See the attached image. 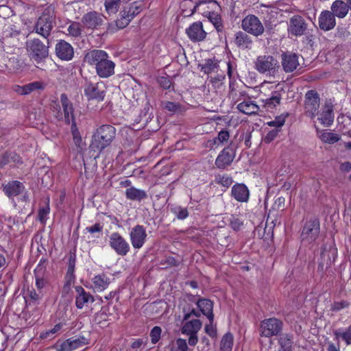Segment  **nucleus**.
Returning a JSON list of instances; mask_svg holds the SVG:
<instances>
[{"label":"nucleus","instance_id":"59","mask_svg":"<svg viewBox=\"0 0 351 351\" xmlns=\"http://www.w3.org/2000/svg\"><path fill=\"white\" fill-rule=\"evenodd\" d=\"M104 228L103 224L101 223H95L91 226L87 227L86 230L90 234L99 233L102 231Z\"/></svg>","mask_w":351,"mask_h":351},{"label":"nucleus","instance_id":"2","mask_svg":"<svg viewBox=\"0 0 351 351\" xmlns=\"http://www.w3.org/2000/svg\"><path fill=\"white\" fill-rule=\"evenodd\" d=\"M56 8L53 4H50L43 10L41 15L36 19L32 32L49 40L52 30L56 25Z\"/></svg>","mask_w":351,"mask_h":351},{"label":"nucleus","instance_id":"3","mask_svg":"<svg viewBox=\"0 0 351 351\" xmlns=\"http://www.w3.org/2000/svg\"><path fill=\"white\" fill-rule=\"evenodd\" d=\"M116 136V128L110 124L99 126L92 136L90 148L94 152L101 153L111 145Z\"/></svg>","mask_w":351,"mask_h":351},{"label":"nucleus","instance_id":"46","mask_svg":"<svg viewBox=\"0 0 351 351\" xmlns=\"http://www.w3.org/2000/svg\"><path fill=\"white\" fill-rule=\"evenodd\" d=\"M171 212L176 216L178 219H185L189 216V211L186 208L180 206H174L171 208Z\"/></svg>","mask_w":351,"mask_h":351},{"label":"nucleus","instance_id":"33","mask_svg":"<svg viewBox=\"0 0 351 351\" xmlns=\"http://www.w3.org/2000/svg\"><path fill=\"white\" fill-rule=\"evenodd\" d=\"M281 99V92L278 90L274 91L271 93L270 97L263 100L264 103L263 107L267 110H272L280 104Z\"/></svg>","mask_w":351,"mask_h":351},{"label":"nucleus","instance_id":"11","mask_svg":"<svg viewBox=\"0 0 351 351\" xmlns=\"http://www.w3.org/2000/svg\"><path fill=\"white\" fill-rule=\"evenodd\" d=\"M319 234V221L317 219H311L304 223L301 239L302 241H315Z\"/></svg>","mask_w":351,"mask_h":351},{"label":"nucleus","instance_id":"27","mask_svg":"<svg viewBox=\"0 0 351 351\" xmlns=\"http://www.w3.org/2000/svg\"><path fill=\"white\" fill-rule=\"evenodd\" d=\"M181 332L183 335L197 334L202 327V322L198 319H182Z\"/></svg>","mask_w":351,"mask_h":351},{"label":"nucleus","instance_id":"38","mask_svg":"<svg viewBox=\"0 0 351 351\" xmlns=\"http://www.w3.org/2000/svg\"><path fill=\"white\" fill-rule=\"evenodd\" d=\"M146 236L147 234L144 227L140 225L133 228L130 232L132 241H144Z\"/></svg>","mask_w":351,"mask_h":351},{"label":"nucleus","instance_id":"16","mask_svg":"<svg viewBox=\"0 0 351 351\" xmlns=\"http://www.w3.org/2000/svg\"><path fill=\"white\" fill-rule=\"evenodd\" d=\"M235 157V152L232 147H225L218 155L215 160V165L217 168L224 169L229 166Z\"/></svg>","mask_w":351,"mask_h":351},{"label":"nucleus","instance_id":"39","mask_svg":"<svg viewBox=\"0 0 351 351\" xmlns=\"http://www.w3.org/2000/svg\"><path fill=\"white\" fill-rule=\"evenodd\" d=\"M234 343V337L232 333H226L220 343L219 351H232Z\"/></svg>","mask_w":351,"mask_h":351},{"label":"nucleus","instance_id":"29","mask_svg":"<svg viewBox=\"0 0 351 351\" xmlns=\"http://www.w3.org/2000/svg\"><path fill=\"white\" fill-rule=\"evenodd\" d=\"M110 282V278L104 273L96 275L92 278L93 289L97 292L106 289Z\"/></svg>","mask_w":351,"mask_h":351},{"label":"nucleus","instance_id":"22","mask_svg":"<svg viewBox=\"0 0 351 351\" xmlns=\"http://www.w3.org/2000/svg\"><path fill=\"white\" fill-rule=\"evenodd\" d=\"M319 27L322 30L329 31L336 25L334 14L328 10L322 11L318 19Z\"/></svg>","mask_w":351,"mask_h":351},{"label":"nucleus","instance_id":"19","mask_svg":"<svg viewBox=\"0 0 351 351\" xmlns=\"http://www.w3.org/2000/svg\"><path fill=\"white\" fill-rule=\"evenodd\" d=\"M75 291L76 293L75 303L78 309L83 308L89 302H94L93 296L89 292H87L82 286H75Z\"/></svg>","mask_w":351,"mask_h":351},{"label":"nucleus","instance_id":"60","mask_svg":"<svg viewBox=\"0 0 351 351\" xmlns=\"http://www.w3.org/2000/svg\"><path fill=\"white\" fill-rule=\"evenodd\" d=\"M342 339L345 341L346 345H351V324L342 332Z\"/></svg>","mask_w":351,"mask_h":351},{"label":"nucleus","instance_id":"49","mask_svg":"<svg viewBox=\"0 0 351 351\" xmlns=\"http://www.w3.org/2000/svg\"><path fill=\"white\" fill-rule=\"evenodd\" d=\"M67 31L69 34L73 37H78L82 34V29L80 23L72 22L69 26Z\"/></svg>","mask_w":351,"mask_h":351},{"label":"nucleus","instance_id":"20","mask_svg":"<svg viewBox=\"0 0 351 351\" xmlns=\"http://www.w3.org/2000/svg\"><path fill=\"white\" fill-rule=\"evenodd\" d=\"M76 263V254L75 252H70L68 261L66 274L64 277V289H69L71 285L75 280V268Z\"/></svg>","mask_w":351,"mask_h":351},{"label":"nucleus","instance_id":"7","mask_svg":"<svg viewBox=\"0 0 351 351\" xmlns=\"http://www.w3.org/2000/svg\"><path fill=\"white\" fill-rule=\"evenodd\" d=\"M283 328L282 320L271 317L263 319L261 322V335L265 337H271L280 335Z\"/></svg>","mask_w":351,"mask_h":351},{"label":"nucleus","instance_id":"42","mask_svg":"<svg viewBox=\"0 0 351 351\" xmlns=\"http://www.w3.org/2000/svg\"><path fill=\"white\" fill-rule=\"evenodd\" d=\"M215 182L217 184L228 188L232 184L233 180L228 174H217L215 177Z\"/></svg>","mask_w":351,"mask_h":351},{"label":"nucleus","instance_id":"32","mask_svg":"<svg viewBox=\"0 0 351 351\" xmlns=\"http://www.w3.org/2000/svg\"><path fill=\"white\" fill-rule=\"evenodd\" d=\"M237 109L245 114H255L259 110V106L254 104L252 101L248 99L237 105Z\"/></svg>","mask_w":351,"mask_h":351},{"label":"nucleus","instance_id":"61","mask_svg":"<svg viewBox=\"0 0 351 351\" xmlns=\"http://www.w3.org/2000/svg\"><path fill=\"white\" fill-rule=\"evenodd\" d=\"M285 122V118L282 117H278L275 119V120L269 121L268 125L269 126H273L276 128L282 127Z\"/></svg>","mask_w":351,"mask_h":351},{"label":"nucleus","instance_id":"13","mask_svg":"<svg viewBox=\"0 0 351 351\" xmlns=\"http://www.w3.org/2000/svg\"><path fill=\"white\" fill-rule=\"evenodd\" d=\"M255 69L261 73L275 71L276 67H279L278 61L269 55L259 56L255 62Z\"/></svg>","mask_w":351,"mask_h":351},{"label":"nucleus","instance_id":"5","mask_svg":"<svg viewBox=\"0 0 351 351\" xmlns=\"http://www.w3.org/2000/svg\"><path fill=\"white\" fill-rule=\"evenodd\" d=\"M49 42L47 45L43 43L39 38L27 40L26 50L30 60L37 64L43 62L49 56Z\"/></svg>","mask_w":351,"mask_h":351},{"label":"nucleus","instance_id":"10","mask_svg":"<svg viewBox=\"0 0 351 351\" xmlns=\"http://www.w3.org/2000/svg\"><path fill=\"white\" fill-rule=\"evenodd\" d=\"M320 98L315 90H309L305 94L304 108L306 114L313 118L318 114Z\"/></svg>","mask_w":351,"mask_h":351},{"label":"nucleus","instance_id":"50","mask_svg":"<svg viewBox=\"0 0 351 351\" xmlns=\"http://www.w3.org/2000/svg\"><path fill=\"white\" fill-rule=\"evenodd\" d=\"M350 303L346 300H341L339 302H334L330 306V311L332 312H338L343 308H347L350 306Z\"/></svg>","mask_w":351,"mask_h":351},{"label":"nucleus","instance_id":"36","mask_svg":"<svg viewBox=\"0 0 351 351\" xmlns=\"http://www.w3.org/2000/svg\"><path fill=\"white\" fill-rule=\"evenodd\" d=\"M20 157L15 152H5L0 156V169L3 168L10 162H19Z\"/></svg>","mask_w":351,"mask_h":351},{"label":"nucleus","instance_id":"21","mask_svg":"<svg viewBox=\"0 0 351 351\" xmlns=\"http://www.w3.org/2000/svg\"><path fill=\"white\" fill-rule=\"evenodd\" d=\"M83 26L87 29H94L103 23L101 15L95 11L85 14L82 18Z\"/></svg>","mask_w":351,"mask_h":351},{"label":"nucleus","instance_id":"41","mask_svg":"<svg viewBox=\"0 0 351 351\" xmlns=\"http://www.w3.org/2000/svg\"><path fill=\"white\" fill-rule=\"evenodd\" d=\"M121 0H105L104 6L108 14H116L121 4Z\"/></svg>","mask_w":351,"mask_h":351},{"label":"nucleus","instance_id":"31","mask_svg":"<svg viewBox=\"0 0 351 351\" xmlns=\"http://www.w3.org/2000/svg\"><path fill=\"white\" fill-rule=\"evenodd\" d=\"M322 125L330 126L334 121L333 106L331 104H326L324 110L319 118Z\"/></svg>","mask_w":351,"mask_h":351},{"label":"nucleus","instance_id":"6","mask_svg":"<svg viewBox=\"0 0 351 351\" xmlns=\"http://www.w3.org/2000/svg\"><path fill=\"white\" fill-rule=\"evenodd\" d=\"M141 11V5L136 1L125 5L116 20V25L119 29L125 28Z\"/></svg>","mask_w":351,"mask_h":351},{"label":"nucleus","instance_id":"48","mask_svg":"<svg viewBox=\"0 0 351 351\" xmlns=\"http://www.w3.org/2000/svg\"><path fill=\"white\" fill-rule=\"evenodd\" d=\"M229 225L234 230H239L243 225V221L237 215H231L229 219Z\"/></svg>","mask_w":351,"mask_h":351},{"label":"nucleus","instance_id":"37","mask_svg":"<svg viewBox=\"0 0 351 351\" xmlns=\"http://www.w3.org/2000/svg\"><path fill=\"white\" fill-rule=\"evenodd\" d=\"M278 343L282 351H293V335L285 334L278 339Z\"/></svg>","mask_w":351,"mask_h":351},{"label":"nucleus","instance_id":"23","mask_svg":"<svg viewBox=\"0 0 351 351\" xmlns=\"http://www.w3.org/2000/svg\"><path fill=\"white\" fill-rule=\"evenodd\" d=\"M248 33L242 31L236 32L234 37V45L240 49H251L253 45V40Z\"/></svg>","mask_w":351,"mask_h":351},{"label":"nucleus","instance_id":"45","mask_svg":"<svg viewBox=\"0 0 351 351\" xmlns=\"http://www.w3.org/2000/svg\"><path fill=\"white\" fill-rule=\"evenodd\" d=\"M218 66L217 63L215 60L208 59L206 60V62L201 65V71L205 74H209L215 71Z\"/></svg>","mask_w":351,"mask_h":351},{"label":"nucleus","instance_id":"12","mask_svg":"<svg viewBox=\"0 0 351 351\" xmlns=\"http://www.w3.org/2000/svg\"><path fill=\"white\" fill-rule=\"evenodd\" d=\"M308 23L300 15H294L290 20L288 25V32L295 36H301L306 34Z\"/></svg>","mask_w":351,"mask_h":351},{"label":"nucleus","instance_id":"26","mask_svg":"<svg viewBox=\"0 0 351 351\" xmlns=\"http://www.w3.org/2000/svg\"><path fill=\"white\" fill-rule=\"evenodd\" d=\"M46 84L42 81H35L24 86H18L16 91L21 95H27L35 91H40L45 89Z\"/></svg>","mask_w":351,"mask_h":351},{"label":"nucleus","instance_id":"64","mask_svg":"<svg viewBox=\"0 0 351 351\" xmlns=\"http://www.w3.org/2000/svg\"><path fill=\"white\" fill-rule=\"evenodd\" d=\"M229 132L227 130H221L218 133L217 139L219 143H223L228 140Z\"/></svg>","mask_w":351,"mask_h":351},{"label":"nucleus","instance_id":"51","mask_svg":"<svg viewBox=\"0 0 351 351\" xmlns=\"http://www.w3.org/2000/svg\"><path fill=\"white\" fill-rule=\"evenodd\" d=\"M63 326L62 323L56 324L53 328L51 330L42 332L40 335V339H47L50 337L51 335H54L56 332H59Z\"/></svg>","mask_w":351,"mask_h":351},{"label":"nucleus","instance_id":"55","mask_svg":"<svg viewBox=\"0 0 351 351\" xmlns=\"http://www.w3.org/2000/svg\"><path fill=\"white\" fill-rule=\"evenodd\" d=\"M160 265L164 266L163 268H167L169 267L176 266L178 261L173 256L166 257L165 259H162L160 262Z\"/></svg>","mask_w":351,"mask_h":351},{"label":"nucleus","instance_id":"47","mask_svg":"<svg viewBox=\"0 0 351 351\" xmlns=\"http://www.w3.org/2000/svg\"><path fill=\"white\" fill-rule=\"evenodd\" d=\"M50 212V208H49V201L47 202L45 206H43L42 208H40L38 212V219L40 221L41 223L45 224L47 219V215H49Z\"/></svg>","mask_w":351,"mask_h":351},{"label":"nucleus","instance_id":"43","mask_svg":"<svg viewBox=\"0 0 351 351\" xmlns=\"http://www.w3.org/2000/svg\"><path fill=\"white\" fill-rule=\"evenodd\" d=\"M209 21L214 25L218 32H222L223 26L221 23V16L215 12H209L208 16Z\"/></svg>","mask_w":351,"mask_h":351},{"label":"nucleus","instance_id":"57","mask_svg":"<svg viewBox=\"0 0 351 351\" xmlns=\"http://www.w3.org/2000/svg\"><path fill=\"white\" fill-rule=\"evenodd\" d=\"M188 346L186 341L182 338H178L176 341L175 351H187Z\"/></svg>","mask_w":351,"mask_h":351},{"label":"nucleus","instance_id":"44","mask_svg":"<svg viewBox=\"0 0 351 351\" xmlns=\"http://www.w3.org/2000/svg\"><path fill=\"white\" fill-rule=\"evenodd\" d=\"M110 246L115 252L121 256L125 255L130 249L128 243H110Z\"/></svg>","mask_w":351,"mask_h":351},{"label":"nucleus","instance_id":"25","mask_svg":"<svg viewBox=\"0 0 351 351\" xmlns=\"http://www.w3.org/2000/svg\"><path fill=\"white\" fill-rule=\"evenodd\" d=\"M231 195L239 202H247L249 199L250 191L244 184L237 183L232 188Z\"/></svg>","mask_w":351,"mask_h":351},{"label":"nucleus","instance_id":"18","mask_svg":"<svg viewBox=\"0 0 351 351\" xmlns=\"http://www.w3.org/2000/svg\"><path fill=\"white\" fill-rule=\"evenodd\" d=\"M281 56L282 66L285 73H291L299 66L298 56L296 53L286 51Z\"/></svg>","mask_w":351,"mask_h":351},{"label":"nucleus","instance_id":"40","mask_svg":"<svg viewBox=\"0 0 351 351\" xmlns=\"http://www.w3.org/2000/svg\"><path fill=\"white\" fill-rule=\"evenodd\" d=\"M319 138L325 143L334 144L340 140V136L335 133L322 131L319 135Z\"/></svg>","mask_w":351,"mask_h":351},{"label":"nucleus","instance_id":"14","mask_svg":"<svg viewBox=\"0 0 351 351\" xmlns=\"http://www.w3.org/2000/svg\"><path fill=\"white\" fill-rule=\"evenodd\" d=\"M84 91L88 100L101 101L104 100L106 95L104 86L99 83L93 84L90 82H86L84 84Z\"/></svg>","mask_w":351,"mask_h":351},{"label":"nucleus","instance_id":"54","mask_svg":"<svg viewBox=\"0 0 351 351\" xmlns=\"http://www.w3.org/2000/svg\"><path fill=\"white\" fill-rule=\"evenodd\" d=\"M14 14V10L6 5H0V17L8 19Z\"/></svg>","mask_w":351,"mask_h":351},{"label":"nucleus","instance_id":"62","mask_svg":"<svg viewBox=\"0 0 351 351\" xmlns=\"http://www.w3.org/2000/svg\"><path fill=\"white\" fill-rule=\"evenodd\" d=\"M278 131V130H272L271 131H269L265 137V142L266 143H269L274 141L277 136Z\"/></svg>","mask_w":351,"mask_h":351},{"label":"nucleus","instance_id":"28","mask_svg":"<svg viewBox=\"0 0 351 351\" xmlns=\"http://www.w3.org/2000/svg\"><path fill=\"white\" fill-rule=\"evenodd\" d=\"M197 306L208 321H214L213 301L207 298H199L197 302Z\"/></svg>","mask_w":351,"mask_h":351},{"label":"nucleus","instance_id":"30","mask_svg":"<svg viewBox=\"0 0 351 351\" xmlns=\"http://www.w3.org/2000/svg\"><path fill=\"white\" fill-rule=\"evenodd\" d=\"M349 7L346 2L342 0L335 1L331 5V11L334 16L339 19L344 18L348 13Z\"/></svg>","mask_w":351,"mask_h":351},{"label":"nucleus","instance_id":"1","mask_svg":"<svg viewBox=\"0 0 351 351\" xmlns=\"http://www.w3.org/2000/svg\"><path fill=\"white\" fill-rule=\"evenodd\" d=\"M85 60L95 66L97 74L101 78H107L114 73L115 63L110 60L108 54L104 50L93 49L85 56Z\"/></svg>","mask_w":351,"mask_h":351},{"label":"nucleus","instance_id":"52","mask_svg":"<svg viewBox=\"0 0 351 351\" xmlns=\"http://www.w3.org/2000/svg\"><path fill=\"white\" fill-rule=\"evenodd\" d=\"M162 330L160 326H154L150 332L151 341L153 344L156 343L160 339Z\"/></svg>","mask_w":351,"mask_h":351},{"label":"nucleus","instance_id":"8","mask_svg":"<svg viewBox=\"0 0 351 351\" xmlns=\"http://www.w3.org/2000/svg\"><path fill=\"white\" fill-rule=\"evenodd\" d=\"M241 27L245 32L256 37L262 35L265 31L261 21L254 14H248L242 20Z\"/></svg>","mask_w":351,"mask_h":351},{"label":"nucleus","instance_id":"17","mask_svg":"<svg viewBox=\"0 0 351 351\" xmlns=\"http://www.w3.org/2000/svg\"><path fill=\"white\" fill-rule=\"evenodd\" d=\"M56 53L62 60H71L74 56L73 47L64 40H59L56 45Z\"/></svg>","mask_w":351,"mask_h":351},{"label":"nucleus","instance_id":"9","mask_svg":"<svg viewBox=\"0 0 351 351\" xmlns=\"http://www.w3.org/2000/svg\"><path fill=\"white\" fill-rule=\"evenodd\" d=\"M88 343V339L84 335H79L69 338L60 344L57 343L55 348L57 351H73Z\"/></svg>","mask_w":351,"mask_h":351},{"label":"nucleus","instance_id":"15","mask_svg":"<svg viewBox=\"0 0 351 351\" xmlns=\"http://www.w3.org/2000/svg\"><path fill=\"white\" fill-rule=\"evenodd\" d=\"M186 33L189 39L193 43L204 40L207 35V33L203 28L202 23L200 21H197L191 24L186 29Z\"/></svg>","mask_w":351,"mask_h":351},{"label":"nucleus","instance_id":"24","mask_svg":"<svg viewBox=\"0 0 351 351\" xmlns=\"http://www.w3.org/2000/svg\"><path fill=\"white\" fill-rule=\"evenodd\" d=\"M4 193L9 197L12 198L21 194L25 189L23 184L19 181L14 180L2 184Z\"/></svg>","mask_w":351,"mask_h":351},{"label":"nucleus","instance_id":"35","mask_svg":"<svg viewBox=\"0 0 351 351\" xmlns=\"http://www.w3.org/2000/svg\"><path fill=\"white\" fill-rule=\"evenodd\" d=\"M42 261L43 259L40 261V263L36 267L34 271L36 280L35 284L38 290H41L43 289L47 283V280L42 276L44 273V267L41 264Z\"/></svg>","mask_w":351,"mask_h":351},{"label":"nucleus","instance_id":"56","mask_svg":"<svg viewBox=\"0 0 351 351\" xmlns=\"http://www.w3.org/2000/svg\"><path fill=\"white\" fill-rule=\"evenodd\" d=\"M157 82L165 90L169 89L171 86V80L168 77L160 76L158 77Z\"/></svg>","mask_w":351,"mask_h":351},{"label":"nucleus","instance_id":"53","mask_svg":"<svg viewBox=\"0 0 351 351\" xmlns=\"http://www.w3.org/2000/svg\"><path fill=\"white\" fill-rule=\"evenodd\" d=\"M213 322L214 321H209V323L206 324L204 327L205 332L213 339L216 338L217 335V328L213 325Z\"/></svg>","mask_w":351,"mask_h":351},{"label":"nucleus","instance_id":"4","mask_svg":"<svg viewBox=\"0 0 351 351\" xmlns=\"http://www.w3.org/2000/svg\"><path fill=\"white\" fill-rule=\"evenodd\" d=\"M60 102L63 110L64 123L66 125H71V132L73 142L76 146L80 147L82 139L75 121L73 104L65 93L61 94Z\"/></svg>","mask_w":351,"mask_h":351},{"label":"nucleus","instance_id":"63","mask_svg":"<svg viewBox=\"0 0 351 351\" xmlns=\"http://www.w3.org/2000/svg\"><path fill=\"white\" fill-rule=\"evenodd\" d=\"M179 107L180 106L178 104L172 101H166L164 105V108L165 109L172 112H176L179 108Z\"/></svg>","mask_w":351,"mask_h":351},{"label":"nucleus","instance_id":"34","mask_svg":"<svg viewBox=\"0 0 351 351\" xmlns=\"http://www.w3.org/2000/svg\"><path fill=\"white\" fill-rule=\"evenodd\" d=\"M125 196L128 199L140 202L142 199H146L147 197V194L143 190L131 186L126 189Z\"/></svg>","mask_w":351,"mask_h":351},{"label":"nucleus","instance_id":"58","mask_svg":"<svg viewBox=\"0 0 351 351\" xmlns=\"http://www.w3.org/2000/svg\"><path fill=\"white\" fill-rule=\"evenodd\" d=\"M183 320H188L192 316H195L197 317H199L200 316V313L198 311H196L194 308H192L191 310H188L186 311V308H183Z\"/></svg>","mask_w":351,"mask_h":351}]
</instances>
